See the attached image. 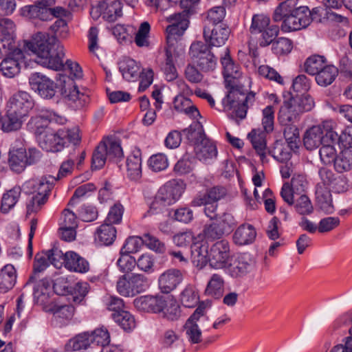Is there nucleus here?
<instances>
[{
    "instance_id": "f257e3e1",
    "label": "nucleus",
    "mask_w": 352,
    "mask_h": 352,
    "mask_svg": "<svg viewBox=\"0 0 352 352\" xmlns=\"http://www.w3.org/2000/svg\"><path fill=\"white\" fill-rule=\"evenodd\" d=\"M55 36L38 32L31 41L26 43L27 47L36 55V62L47 68L59 71L64 68L63 47L56 44Z\"/></svg>"
},
{
    "instance_id": "f03ea898",
    "label": "nucleus",
    "mask_w": 352,
    "mask_h": 352,
    "mask_svg": "<svg viewBox=\"0 0 352 352\" xmlns=\"http://www.w3.org/2000/svg\"><path fill=\"white\" fill-rule=\"evenodd\" d=\"M297 0H286L275 9L273 19L282 21L281 30L289 32L306 28L311 23L310 10L307 6H297Z\"/></svg>"
},
{
    "instance_id": "7ed1b4c3",
    "label": "nucleus",
    "mask_w": 352,
    "mask_h": 352,
    "mask_svg": "<svg viewBox=\"0 0 352 352\" xmlns=\"http://www.w3.org/2000/svg\"><path fill=\"white\" fill-rule=\"evenodd\" d=\"M226 87L228 94L222 100L223 110L232 120L244 119L249 106L255 101V94L251 91L246 94L243 86L239 82L226 85Z\"/></svg>"
},
{
    "instance_id": "20e7f679",
    "label": "nucleus",
    "mask_w": 352,
    "mask_h": 352,
    "mask_svg": "<svg viewBox=\"0 0 352 352\" xmlns=\"http://www.w3.org/2000/svg\"><path fill=\"white\" fill-rule=\"evenodd\" d=\"M339 135L334 131V122L331 120L312 126L303 135L304 146L309 151L317 148L323 143L339 142Z\"/></svg>"
},
{
    "instance_id": "39448f33",
    "label": "nucleus",
    "mask_w": 352,
    "mask_h": 352,
    "mask_svg": "<svg viewBox=\"0 0 352 352\" xmlns=\"http://www.w3.org/2000/svg\"><path fill=\"white\" fill-rule=\"evenodd\" d=\"M124 156L120 140L113 136L104 138L96 147L92 155L91 167L102 168L107 160L118 162Z\"/></svg>"
},
{
    "instance_id": "423d86ee",
    "label": "nucleus",
    "mask_w": 352,
    "mask_h": 352,
    "mask_svg": "<svg viewBox=\"0 0 352 352\" xmlns=\"http://www.w3.org/2000/svg\"><path fill=\"white\" fill-rule=\"evenodd\" d=\"M228 194L227 189L216 186L207 189L206 192L198 194L191 201V206L197 207L204 206V212L210 219H217L218 201L224 199Z\"/></svg>"
},
{
    "instance_id": "0eeeda50",
    "label": "nucleus",
    "mask_w": 352,
    "mask_h": 352,
    "mask_svg": "<svg viewBox=\"0 0 352 352\" xmlns=\"http://www.w3.org/2000/svg\"><path fill=\"white\" fill-rule=\"evenodd\" d=\"M191 62L203 72L213 71L217 65V59L207 44L197 41L191 44L189 51Z\"/></svg>"
},
{
    "instance_id": "6e6552de",
    "label": "nucleus",
    "mask_w": 352,
    "mask_h": 352,
    "mask_svg": "<svg viewBox=\"0 0 352 352\" xmlns=\"http://www.w3.org/2000/svg\"><path fill=\"white\" fill-rule=\"evenodd\" d=\"M149 287L148 278L140 274H124L117 282V290L124 296H133Z\"/></svg>"
},
{
    "instance_id": "1a4fd4ad",
    "label": "nucleus",
    "mask_w": 352,
    "mask_h": 352,
    "mask_svg": "<svg viewBox=\"0 0 352 352\" xmlns=\"http://www.w3.org/2000/svg\"><path fill=\"white\" fill-rule=\"evenodd\" d=\"M208 320L206 307L203 303L200 304L184 325L185 335L191 344H199L202 342V332L199 325Z\"/></svg>"
},
{
    "instance_id": "9d476101",
    "label": "nucleus",
    "mask_w": 352,
    "mask_h": 352,
    "mask_svg": "<svg viewBox=\"0 0 352 352\" xmlns=\"http://www.w3.org/2000/svg\"><path fill=\"white\" fill-rule=\"evenodd\" d=\"M167 21L172 24L166 28L167 46L166 49L175 50V45L177 43L178 39L183 35L188 26V21L184 12L168 16Z\"/></svg>"
},
{
    "instance_id": "9b49d317",
    "label": "nucleus",
    "mask_w": 352,
    "mask_h": 352,
    "mask_svg": "<svg viewBox=\"0 0 352 352\" xmlns=\"http://www.w3.org/2000/svg\"><path fill=\"white\" fill-rule=\"evenodd\" d=\"M29 83L32 89L43 98L51 99L56 93V84L50 78L39 72L31 74L29 78Z\"/></svg>"
},
{
    "instance_id": "f8f14e48",
    "label": "nucleus",
    "mask_w": 352,
    "mask_h": 352,
    "mask_svg": "<svg viewBox=\"0 0 352 352\" xmlns=\"http://www.w3.org/2000/svg\"><path fill=\"white\" fill-rule=\"evenodd\" d=\"M64 85L61 89L63 97L69 102L74 108L81 109L85 107L89 100V96L80 93L72 79L63 76Z\"/></svg>"
},
{
    "instance_id": "ddd939ff",
    "label": "nucleus",
    "mask_w": 352,
    "mask_h": 352,
    "mask_svg": "<svg viewBox=\"0 0 352 352\" xmlns=\"http://www.w3.org/2000/svg\"><path fill=\"white\" fill-rule=\"evenodd\" d=\"M230 258V245L226 240L216 242L209 250V264L212 268L223 269L226 267Z\"/></svg>"
},
{
    "instance_id": "4468645a",
    "label": "nucleus",
    "mask_w": 352,
    "mask_h": 352,
    "mask_svg": "<svg viewBox=\"0 0 352 352\" xmlns=\"http://www.w3.org/2000/svg\"><path fill=\"white\" fill-rule=\"evenodd\" d=\"M34 107V100L26 91H19L14 94L8 100L7 109L27 118L30 111Z\"/></svg>"
},
{
    "instance_id": "2eb2a0df",
    "label": "nucleus",
    "mask_w": 352,
    "mask_h": 352,
    "mask_svg": "<svg viewBox=\"0 0 352 352\" xmlns=\"http://www.w3.org/2000/svg\"><path fill=\"white\" fill-rule=\"evenodd\" d=\"M254 259L248 253L237 255L228 268L229 275L234 278H242L252 272L255 268Z\"/></svg>"
},
{
    "instance_id": "dca6fc26",
    "label": "nucleus",
    "mask_w": 352,
    "mask_h": 352,
    "mask_svg": "<svg viewBox=\"0 0 352 352\" xmlns=\"http://www.w3.org/2000/svg\"><path fill=\"white\" fill-rule=\"evenodd\" d=\"M52 3L50 0H39L32 5L24 6L22 8V12L24 16L31 19L45 21L52 19Z\"/></svg>"
},
{
    "instance_id": "f3484780",
    "label": "nucleus",
    "mask_w": 352,
    "mask_h": 352,
    "mask_svg": "<svg viewBox=\"0 0 352 352\" xmlns=\"http://www.w3.org/2000/svg\"><path fill=\"white\" fill-rule=\"evenodd\" d=\"M64 135V130H58L57 133L45 132L40 135L39 144L47 152L60 151L66 144Z\"/></svg>"
},
{
    "instance_id": "a211bd4d",
    "label": "nucleus",
    "mask_w": 352,
    "mask_h": 352,
    "mask_svg": "<svg viewBox=\"0 0 352 352\" xmlns=\"http://www.w3.org/2000/svg\"><path fill=\"white\" fill-rule=\"evenodd\" d=\"M184 190V187L182 182L171 180L162 186L158 190L156 195L170 206L179 199Z\"/></svg>"
},
{
    "instance_id": "6ab92c4d",
    "label": "nucleus",
    "mask_w": 352,
    "mask_h": 352,
    "mask_svg": "<svg viewBox=\"0 0 352 352\" xmlns=\"http://www.w3.org/2000/svg\"><path fill=\"white\" fill-rule=\"evenodd\" d=\"M182 273L177 269H170L162 273L158 278L159 288L162 292L168 294L182 282Z\"/></svg>"
},
{
    "instance_id": "aec40b11",
    "label": "nucleus",
    "mask_w": 352,
    "mask_h": 352,
    "mask_svg": "<svg viewBox=\"0 0 352 352\" xmlns=\"http://www.w3.org/2000/svg\"><path fill=\"white\" fill-rule=\"evenodd\" d=\"M24 58L22 50H17L14 55L6 56L0 63V70L3 75L8 78H13L20 72L21 63Z\"/></svg>"
},
{
    "instance_id": "412c9836",
    "label": "nucleus",
    "mask_w": 352,
    "mask_h": 352,
    "mask_svg": "<svg viewBox=\"0 0 352 352\" xmlns=\"http://www.w3.org/2000/svg\"><path fill=\"white\" fill-rule=\"evenodd\" d=\"M54 181L55 178L52 176L44 177L40 179L29 180L23 186L28 192L36 193L41 196L45 195L48 198Z\"/></svg>"
},
{
    "instance_id": "4be33fe9",
    "label": "nucleus",
    "mask_w": 352,
    "mask_h": 352,
    "mask_svg": "<svg viewBox=\"0 0 352 352\" xmlns=\"http://www.w3.org/2000/svg\"><path fill=\"white\" fill-rule=\"evenodd\" d=\"M221 63L223 66V74L225 78L226 85L239 82V79L241 76V68L231 58L229 51L227 49L225 56L221 58Z\"/></svg>"
},
{
    "instance_id": "5701e85b",
    "label": "nucleus",
    "mask_w": 352,
    "mask_h": 352,
    "mask_svg": "<svg viewBox=\"0 0 352 352\" xmlns=\"http://www.w3.org/2000/svg\"><path fill=\"white\" fill-rule=\"evenodd\" d=\"M230 31L227 27L221 25L217 26L212 30L208 28H204V36L205 40L209 43L210 45L219 47L225 44L228 40Z\"/></svg>"
},
{
    "instance_id": "b1692460",
    "label": "nucleus",
    "mask_w": 352,
    "mask_h": 352,
    "mask_svg": "<svg viewBox=\"0 0 352 352\" xmlns=\"http://www.w3.org/2000/svg\"><path fill=\"white\" fill-rule=\"evenodd\" d=\"M194 150L196 157L204 163H210L217 156L216 145L208 138L196 144Z\"/></svg>"
},
{
    "instance_id": "393cba45",
    "label": "nucleus",
    "mask_w": 352,
    "mask_h": 352,
    "mask_svg": "<svg viewBox=\"0 0 352 352\" xmlns=\"http://www.w3.org/2000/svg\"><path fill=\"white\" fill-rule=\"evenodd\" d=\"M65 267L71 272L80 274L87 273L90 269L87 259L72 251L65 254Z\"/></svg>"
},
{
    "instance_id": "a878e982",
    "label": "nucleus",
    "mask_w": 352,
    "mask_h": 352,
    "mask_svg": "<svg viewBox=\"0 0 352 352\" xmlns=\"http://www.w3.org/2000/svg\"><path fill=\"white\" fill-rule=\"evenodd\" d=\"M191 260L198 268H203L209 263V250L206 241L194 242L191 245Z\"/></svg>"
},
{
    "instance_id": "bb28decb",
    "label": "nucleus",
    "mask_w": 352,
    "mask_h": 352,
    "mask_svg": "<svg viewBox=\"0 0 352 352\" xmlns=\"http://www.w3.org/2000/svg\"><path fill=\"white\" fill-rule=\"evenodd\" d=\"M8 165L17 173L23 172L27 166V153L24 147H12L8 154Z\"/></svg>"
},
{
    "instance_id": "cd10ccee",
    "label": "nucleus",
    "mask_w": 352,
    "mask_h": 352,
    "mask_svg": "<svg viewBox=\"0 0 352 352\" xmlns=\"http://www.w3.org/2000/svg\"><path fill=\"white\" fill-rule=\"evenodd\" d=\"M295 100L290 98L288 100L284 101L280 108L278 113V120L283 125L295 122L300 115Z\"/></svg>"
},
{
    "instance_id": "c85d7f7f",
    "label": "nucleus",
    "mask_w": 352,
    "mask_h": 352,
    "mask_svg": "<svg viewBox=\"0 0 352 352\" xmlns=\"http://www.w3.org/2000/svg\"><path fill=\"white\" fill-rule=\"evenodd\" d=\"M315 195L319 208L326 213H332L334 208L329 188L324 184H316Z\"/></svg>"
},
{
    "instance_id": "c756f323",
    "label": "nucleus",
    "mask_w": 352,
    "mask_h": 352,
    "mask_svg": "<svg viewBox=\"0 0 352 352\" xmlns=\"http://www.w3.org/2000/svg\"><path fill=\"white\" fill-rule=\"evenodd\" d=\"M162 296H143L135 298L133 304L140 311L158 313L160 311Z\"/></svg>"
},
{
    "instance_id": "7c9ffc66",
    "label": "nucleus",
    "mask_w": 352,
    "mask_h": 352,
    "mask_svg": "<svg viewBox=\"0 0 352 352\" xmlns=\"http://www.w3.org/2000/svg\"><path fill=\"white\" fill-rule=\"evenodd\" d=\"M16 270L11 264H7L0 270V292L5 294L13 288L16 282Z\"/></svg>"
},
{
    "instance_id": "2f4dec72",
    "label": "nucleus",
    "mask_w": 352,
    "mask_h": 352,
    "mask_svg": "<svg viewBox=\"0 0 352 352\" xmlns=\"http://www.w3.org/2000/svg\"><path fill=\"white\" fill-rule=\"evenodd\" d=\"M256 236L254 228L250 224H242L234 232L233 241L239 245H245L253 243Z\"/></svg>"
},
{
    "instance_id": "473e14b6",
    "label": "nucleus",
    "mask_w": 352,
    "mask_h": 352,
    "mask_svg": "<svg viewBox=\"0 0 352 352\" xmlns=\"http://www.w3.org/2000/svg\"><path fill=\"white\" fill-rule=\"evenodd\" d=\"M25 120V118L21 115L14 113L7 109L6 113L0 120L1 129L6 133L16 131L21 128Z\"/></svg>"
},
{
    "instance_id": "72a5a7b5",
    "label": "nucleus",
    "mask_w": 352,
    "mask_h": 352,
    "mask_svg": "<svg viewBox=\"0 0 352 352\" xmlns=\"http://www.w3.org/2000/svg\"><path fill=\"white\" fill-rule=\"evenodd\" d=\"M119 69L123 78L128 81H134L140 74L139 65L129 57H124L119 62Z\"/></svg>"
},
{
    "instance_id": "f704fd0d",
    "label": "nucleus",
    "mask_w": 352,
    "mask_h": 352,
    "mask_svg": "<svg viewBox=\"0 0 352 352\" xmlns=\"http://www.w3.org/2000/svg\"><path fill=\"white\" fill-rule=\"evenodd\" d=\"M116 237V228L112 225L104 223L98 228L95 235V241L100 245H109L112 244Z\"/></svg>"
},
{
    "instance_id": "c9c22d12",
    "label": "nucleus",
    "mask_w": 352,
    "mask_h": 352,
    "mask_svg": "<svg viewBox=\"0 0 352 352\" xmlns=\"http://www.w3.org/2000/svg\"><path fill=\"white\" fill-rule=\"evenodd\" d=\"M127 174L131 179L137 180L142 175V157L140 150H136L126 160Z\"/></svg>"
},
{
    "instance_id": "e433bc0d",
    "label": "nucleus",
    "mask_w": 352,
    "mask_h": 352,
    "mask_svg": "<svg viewBox=\"0 0 352 352\" xmlns=\"http://www.w3.org/2000/svg\"><path fill=\"white\" fill-rule=\"evenodd\" d=\"M103 19L109 22H114L122 16V4L118 0H106L101 2Z\"/></svg>"
},
{
    "instance_id": "4c0bfd02",
    "label": "nucleus",
    "mask_w": 352,
    "mask_h": 352,
    "mask_svg": "<svg viewBox=\"0 0 352 352\" xmlns=\"http://www.w3.org/2000/svg\"><path fill=\"white\" fill-rule=\"evenodd\" d=\"M266 133L265 131H262L260 129H252L248 134V138L253 148L256 150L262 160H263L266 156Z\"/></svg>"
},
{
    "instance_id": "58836bf2",
    "label": "nucleus",
    "mask_w": 352,
    "mask_h": 352,
    "mask_svg": "<svg viewBox=\"0 0 352 352\" xmlns=\"http://www.w3.org/2000/svg\"><path fill=\"white\" fill-rule=\"evenodd\" d=\"M225 281L223 277L219 274L211 276L205 290L206 295L214 298H220L224 292Z\"/></svg>"
},
{
    "instance_id": "ea45409f",
    "label": "nucleus",
    "mask_w": 352,
    "mask_h": 352,
    "mask_svg": "<svg viewBox=\"0 0 352 352\" xmlns=\"http://www.w3.org/2000/svg\"><path fill=\"white\" fill-rule=\"evenodd\" d=\"M339 74L338 69L333 65L327 64L315 76L317 84L321 87H327L332 84Z\"/></svg>"
},
{
    "instance_id": "a19ab883",
    "label": "nucleus",
    "mask_w": 352,
    "mask_h": 352,
    "mask_svg": "<svg viewBox=\"0 0 352 352\" xmlns=\"http://www.w3.org/2000/svg\"><path fill=\"white\" fill-rule=\"evenodd\" d=\"M162 301L163 303L160 312H162L168 320H177L180 316V308L177 301L171 296H162Z\"/></svg>"
},
{
    "instance_id": "79ce46f5",
    "label": "nucleus",
    "mask_w": 352,
    "mask_h": 352,
    "mask_svg": "<svg viewBox=\"0 0 352 352\" xmlns=\"http://www.w3.org/2000/svg\"><path fill=\"white\" fill-rule=\"evenodd\" d=\"M174 108L179 112H184L192 118L200 116L199 111L192 101L184 96H177L173 101Z\"/></svg>"
},
{
    "instance_id": "37998d69",
    "label": "nucleus",
    "mask_w": 352,
    "mask_h": 352,
    "mask_svg": "<svg viewBox=\"0 0 352 352\" xmlns=\"http://www.w3.org/2000/svg\"><path fill=\"white\" fill-rule=\"evenodd\" d=\"M21 193L19 186H14L3 195L1 204V211L8 213L18 202Z\"/></svg>"
},
{
    "instance_id": "c03bdc74",
    "label": "nucleus",
    "mask_w": 352,
    "mask_h": 352,
    "mask_svg": "<svg viewBox=\"0 0 352 352\" xmlns=\"http://www.w3.org/2000/svg\"><path fill=\"white\" fill-rule=\"evenodd\" d=\"M334 168L338 173L352 169V146L345 148L338 155Z\"/></svg>"
},
{
    "instance_id": "a18cd8bd",
    "label": "nucleus",
    "mask_w": 352,
    "mask_h": 352,
    "mask_svg": "<svg viewBox=\"0 0 352 352\" xmlns=\"http://www.w3.org/2000/svg\"><path fill=\"white\" fill-rule=\"evenodd\" d=\"M338 142L323 143L319 150L320 161L325 165L336 164L338 154L335 146Z\"/></svg>"
},
{
    "instance_id": "49530a36",
    "label": "nucleus",
    "mask_w": 352,
    "mask_h": 352,
    "mask_svg": "<svg viewBox=\"0 0 352 352\" xmlns=\"http://www.w3.org/2000/svg\"><path fill=\"white\" fill-rule=\"evenodd\" d=\"M327 64L322 56L314 55L309 57L305 63V70L309 75L315 76Z\"/></svg>"
},
{
    "instance_id": "de8ad7c7",
    "label": "nucleus",
    "mask_w": 352,
    "mask_h": 352,
    "mask_svg": "<svg viewBox=\"0 0 352 352\" xmlns=\"http://www.w3.org/2000/svg\"><path fill=\"white\" fill-rule=\"evenodd\" d=\"M112 317L125 331H131L135 327V320L132 314L126 311L113 313Z\"/></svg>"
},
{
    "instance_id": "09e8293b",
    "label": "nucleus",
    "mask_w": 352,
    "mask_h": 352,
    "mask_svg": "<svg viewBox=\"0 0 352 352\" xmlns=\"http://www.w3.org/2000/svg\"><path fill=\"white\" fill-rule=\"evenodd\" d=\"M183 134L195 146L196 144L200 143L201 140L207 139L205 137L202 125L199 122H196L190 124L189 127L184 129Z\"/></svg>"
},
{
    "instance_id": "8fccbe9b",
    "label": "nucleus",
    "mask_w": 352,
    "mask_h": 352,
    "mask_svg": "<svg viewBox=\"0 0 352 352\" xmlns=\"http://www.w3.org/2000/svg\"><path fill=\"white\" fill-rule=\"evenodd\" d=\"M283 135L291 150L298 148L300 143L299 129L296 125L289 123L285 125Z\"/></svg>"
},
{
    "instance_id": "3c124183",
    "label": "nucleus",
    "mask_w": 352,
    "mask_h": 352,
    "mask_svg": "<svg viewBox=\"0 0 352 352\" xmlns=\"http://www.w3.org/2000/svg\"><path fill=\"white\" fill-rule=\"evenodd\" d=\"M91 346V343L89 339V333H83L71 339L65 346L67 350L78 351L86 349Z\"/></svg>"
},
{
    "instance_id": "603ef678",
    "label": "nucleus",
    "mask_w": 352,
    "mask_h": 352,
    "mask_svg": "<svg viewBox=\"0 0 352 352\" xmlns=\"http://www.w3.org/2000/svg\"><path fill=\"white\" fill-rule=\"evenodd\" d=\"M175 50L166 49V60L162 67V70L166 79L172 81L177 77V72L173 60V55Z\"/></svg>"
},
{
    "instance_id": "864d4df0",
    "label": "nucleus",
    "mask_w": 352,
    "mask_h": 352,
    "mask_svg": "<svg viewBox=\"0 0 352 352\" xmlns=\"http://www.w3.org/2000/svg\"><path fill=\"white\" fill-rule=\"evenodd\" d=\"M180 300L186 307H195L199 300V296L195 287L186 286L180 294Z\"/></svg>"
},
{
    "instance_id": "5fc2aeb1",
    "label": "nucleus",
    "mask_w": 352,
    "mask_h": 352,
    "mask_svg": "<svg viewBox=\"0 0 352 352\" xmlns=\"http://www.w3.org/2000/svg\"><path fill=\"white\" fill-rule=\"evenodd\" d=\"M89 339L91 345L101 346L102 348L107 346L110 342L109 333L103 327L96 329L89 333Z\"/></svg>"
},
{
    "instance_id": "6e6d98bb",
    "label": "nucleus",
    "mask_w": 352,
    "mask_h": 352,
    "mask_svg": "<svg viewBox=\"0 0 352 352\" xmlns=\"http://www.w3.org/2000/svg\"><path fill=\"white\" fill-rule=\"evenodd\" d=\"M17 50H22L15 42L14 37L0 36V57L14 55Z\"/></svg>"
},
{
    "instance_id": "4d7b16f0",
    "label": "nucleus",
    "mask_w": 352,
    "mask_h": 352,
    "mask_svg": "<svg viewBox=\"0 0 352 352\" xmlns=\"http://www.w3.org/2000/svg\"><path fill=\"white\" fill-rule=\"evenodd\" d=\"M295 210L300 215H309L314 211V206L309 198L305 195H302L297 198L293 204Z\"/></svg>"
},
{
    "instance_id": "13d9d810",
    "label": "nucleus",
    "mask_w": 352,
    "mask_h": 352,
    "mask_svg": "<svg viewBox=\"0 0 352 352\" xmlns=\"http://www.w3.org/2000/svg\"><path fill=\"white\" fill-rule=\"evenodd\" d=\"M150 29V24L148 22L144 21L140 24L135 37V43L138 47H148L149 45L148 34Z\"/></svg>"
},
{
    "instance_id": "bf43d9fd",
    "label": "nucleus",
    "mask_w": 352,
    "mask_h": 352,
    "mask_svg": "<svg viewBox=\"0 0 352 352\" xmlns=\"http://www.w3.org/2000/svg\"><path fill=\"white\" fill-rule=\"evenodd\" d=\"M272 51L276 54L283 55L289 53L293 48L292 41L285 37H280L272 43Z\"/></svg>"
},
{
    "instance_id": "052dcab7",
    "label": "nucleus",
    "mask_w": 352,
    "mask_h": 352,
    "mask_svg": "<svg viewBox=\"0 0 352 352\" xmlns=\"http://www.w3.org/2000/svg\"><path fill=\"white\" fill-rule=\"evenodd\" d=\"M47 197L45 195L41 196L36 193H32V197L27 202V214L36 213L38 212L46 204Z\"/></svg>"
},
{
    "instance_id": "680f3d73",
    "label": "nucleus",
    "mask_w": 352,
    "mask_h": 352,
    "mask_svg": "<svg viewBox=\"0 0 352 352\" xmlns=\"http://www.w3.org/2000/svg\"><path fill=\"white\" fill-rule=\"evenodd\" d=\"M89 289V285L87 282H78L75 284L71 291L73 301L76 304L80 303L88 294Z\"/></svg>"
},
{
    "instance_id": "e2e57ef3",
    "label": "nucleus",
    "mask_w": 352,
    "mask_h": 352,
    "mask_svg": "<svg viewBox=\"0 0 352 352\" xmlns=\"http://www.w3.org/2000/svg\"><path fill=\"white\" fill-rule=\"evenodd\" d=\"M203 235L206 240L214 241L220 239L224 234L223 228H221L217 223L214 222L206 225L203 230Z\"/></svg>"
},
{
    "instance_id": "0e129e2a",
    "label": "nucleus",
    "mask_w": 352,
    "mask_h": 352,
    "mask_svg": "<svg viewBox=\"0 0 352 352\" xmlns=\"http://www.w3.org/2000/svg\"><path fill=\"white\" fill-rule=\"evenodd\" d=\"M143 244H144V236L142 237L130 236L126 239L120 251L129 254L135 253L141 248Z\"/></svg>"
},
{
    "instance_id": "69168bd1",
    "label": "nucleus",
    "mask_w": 352,
    "mask_h": 352,
    "mask_svg": "<svg viewBox=\"0 0 352 352\" xmlns=\"http://www.w3.org/2000/svg\"><path fill=\"white\" fill-rule=\"evenodd\" d=\"M135 263L134 257L120 251V257L117 261V265L122 272L129 273L134 269Z\"/></svg>"
},
{
    "instance_id": "338daca9",
    "label": "nucleus",
    "mask_w": 352,
    "mask_h": 352,
    "mask_svg": "<svg viewBox=\"0 0 352 352\" xmlns=\"http://www.w3.org/2000/svg\"><path fill=\"white\" fill-rule=\"evenodd\" d=\"M270 25V18L262 15H254L250 31L252 34L261 33Z\"/></svg>"
},
{
    "instance_id": "774afa93",
    "label": "nucleus",
    "mask_w": 352,
    "mask_h": 352,
    "mask_svg": "<svg viewBox=\"0 0 352 352\" xmlns=\"http://www.w3.org/2000/svg\"><path fill=\"white\" fill-rule=\"evenodd\" d=\"M168 159L162 153L152 155L148 160V166L155 172L162 171L168 167Z\"/></svg>"
}]
</instances>
